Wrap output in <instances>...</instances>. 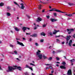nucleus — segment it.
Returning <instances> with one entry per match:
<instances>
[{"mask_svg":"<svg viewBox=\"0 0 75 75\" xmlns=\"http://www.w3.org/2000/svg\"><path fill=\"white\" fill-rule=\"evenodd\" d=\"M27 29L28 30H29L30 28H26L25 27H23L22 28V30H23L24 32H25V31Z\"/></svg>","mask_w":75,"mask_h":75,"instance_id":"nucleus-7","label":"nucleus"},{"mask_svg":"<svg viewBox=\"0 0 75 75\" xmlns=\"http://www.w3.org/2000/svg\"><path fill=\"white\" fill-rule=\"evenodd\" d=\"M30 34H31V33H26V35H30Z\"/></svg>","mask_w":75,"mask_h":75,"instance_id":"nucleus-43","label":"nucleus"},{"mask_svg":"<svg viewBox=\"0 0 75 75\" xmlns=\"http://www.w3.org/2000/svg\"><path fill=\"white\" fill-rule=\"evenodd\" d=\"M65 15H66V16H69V14H65Z\"/></svg>","mask_w":75,"mask_h":75,"instance_id":"nucleus-62","label":"nucleus"},{"mask_svg":"<svg viewBox=\"0 0 75 75\" xmlns=\"http://www.w3.org/2000/svg\"><path fill=\"white\" fill-rule=\"evenodd\" d=\"M62 37H64V38H66V41H69L70 40V37H71V36H69L68 35L67 36V38L64 37L62 36Z\"/></svg>","mask_w":75,"mask_h":75,"instance_id":"nucleus-4","label":"nucleus"},{"mask_svg":"<svg viewBox=\"0 0 75 75\" xmlns=\"http://www.w3.org/2000/svg\"><path fill=\"white\" fill-rule=\"evenodd\" d=\"M1 67H0V70H2V69L1 68Z\"/></svg>","mask_w":75,"mask_h":75,"instance_id":"nucleus-58","label":"nucleus"},{"mask_svg":"<svg viewBox=\"0 0 75 75\" xmlns=\"http://www.w3.org/2000/svg\"><path fill=\"white\" fill-rule=\"evenodd\" d=\"M40 35H43V36H45V34L44 33H42L40 34Z\"/></svg>","mask_w":75,"mask_h":75,"instance_id":"nucleus-19","label":"nucleus"},{"mask_svg":"<svg viewBox=\"0 0 75 75\" xmlns=\"http://www.w3.org/2000/svg\"><path fill=\"white\" fill-rule=\"evenodd\" d=\"M61 36L60 35H59V36H55V37L56 38H57V37H60Z\"/></svg>","mask_w":75,"mask_h":75,"instance_id":"nucleus-36","label":"nucleus"},{"mask_svg":"<svg viewBox=\"0 0 75 75\" xmlns=\"http://www.w3.org/2000/svg\"><path fill=\"white\" fill-rule=\"evenodd\" d=\"M25 68H30V66H28V65L26 64L25 65Z\"/></svg>","mask_w":75,"mask_h":75,"instance_id":"nucleus-22","label":"nucleus"},{"mask_svg":"<svg viewBox=\"0 0 75 75\" xmlns=\"http://www.w3.org/2000/svg\"><path fill=\"white\" fill-rule=\"evenodd\" d=\"M67 31H68V34H69L70 33H71L72 31H74V29H68L67 30Z\"/></svg>","mask_w":75,"mask_h":75,"instance_id":"nucleus-5","label":"nucleus"},{"mask_svg":"<svg viewBox=\"0 0 75 75\" xmlns=\"http://www.w3.org/2000/svg\"><path fill=\"white\" fill-rule=\"evenodd\" d=\"M45 65H46V66H47V65H51L49 64H46Z\"/></svg>","mask_w":75,"mask_h":75,"instance_id":"nucleus-46","label":"nucleus"},{"mask_svg":"<svg viewBox=\"0 0 75 75\" xmlns=\"http://www.w3.org/2000/svg\"><path fill=\"white\" fill-rule=\"evenodd\" d=\"M69 17H72V14H69Z\"/></svg>","mask_w":75,"mask_h":75,"instance_id":"nucleus-37","label":"nucleus"},{"mask_svg":"<svg viewBox=\"0 0 75 75\" xmlns=\"http://www.w3.org/2000/svg\"><path fill=\"white\" fill-rule=\"evenodd\" d=\"M14 3L15 4H16V5H17L18 6V7H19V8H21V9H24V8H25V6H24V4L23 3H22L20 4V5L21 6V7H20V6L16 2L14 1Z\"/></svg>","mask_w":75,"mask_h":75,"instance_id":"nucleus-3","label":"nucleus"},{"mask_svg":"<svg viewBox=\"0 0 75 75\" xmlns=\"http://www.w3.org/2000/svg\"><path fill=\"white\" fill-rule=\"evenodd\" d=\"M60 68L62 69H66V67L64 66H60Z\"/></svg>","mask_w":75,"mask_h":75,"instance_id":"nucleus-15","label":"nucleus"},{"mask_svg":"<svg viewBox=\"0 0 75 75\" xmlns=\"http://www.w3.org/2000/svg\"><path fill=\"white\" fill-rule=\"evenodd\" d=\"M66 63H65V62H63L62 63V64H63V65H65L66 64Z\"/></svg>","mask_w":75,"mask_h":75,"instance_id":"nucleus-33","label":"nucleus"},{"mask_svg":"<svg viewBox=\"0 0 75 75\" xmlns=\"http://www.w3.org/2000/svg\"><path fill=\"white\" fill-rule=\"evenodd\" d=\"M52 59V57H50L48 59V60H51V59Z\"/></svg>","mask_w":75,"mask_h":75,"instance_id":"nucleus-31","label":"nucleus"},{"mask_svg":"<svg viewBox=\"0 0 75 75\" xmlns=\"http://www.w3.org/2000/svg\"><path fill=\"white\" fill-rule=\"evenodd\" d=\"M57 42H59L60 41H59V40L58 39H57Z\"/></svg>","mask_w":75,"mask_h":75,"instance_id":"nucleus-34","label":"nucleus"},{"mask_svg":"<svg viewBox=\"0 0 75 75\" xmlns=\"http://www.w3.org/2000/svg\"><path fill=\"white\" fill-rule=\"evenodd\" d=\"M68 41L69 40H66V44H68Z\"/></svg>","mask_w":75,"mask_h":75,"instance_id":"nucleus-51","label":"nucleus"},{"mask_svg":"<svg viewBox=\"0 0 75 75\" xmlns=\"http://www.w3.org/2000/svg\"><path fill=\"white\" fill-rule=\"evenodd\" d=\"M40 1V3H43V4H45V3L44 2H42L41 1Z\"/></svg>","mask_w":75,"mask_h":75,"instance_id":"nucleus-39","label":"nucleus"},{"mask_svg":"<svg viewBox=\"0 0 75 75\" xmlns=\"http://www.w3.org/2000/svg\"><path fill=\"white\" fill-rule=\"evenodd\" d=\"M61 52V50H57V53H58V52Z\"/></svg>","mask_w":75,"mask_h":75,"instance_id":"nucleus-26","label":"nucleus"},{"mask_svg":"<svg viewBox=\"0 0 75 75\" xmlns=\"http://www.w3.org/2000/svg\"><path fill=\"white\" fill-rule=\"evenodd\" d=\"M7 8L8 9V11L11 9V8H10V6H7Z\"/></svg>","mask_w":75,"mask_h":75,"instance_id":"nucleus-20","label":"nucleus"},{"mask_svg":"<svg viewBox=\"0 0 75 75\" xmlns=\"http://www.w3.org/2000/svg\"><path fill=\"white\" fill-rule=\"evenodd\" d=\"M37 28V27L36 26H35V27L34 28V30H36Z\"/></svg>","mask_w":75,"mask_h":75,"instance_id":"nucleus-38","label":"nucleus"},{"mask_svg":"<svg viewBox=\"0 0 75 75\" xmlns=\"http://www.w3.org/2000/svg\"><path fill=\"white\" fill-rule=\"evenodd\" d=\"M72 75V71L71 70H69L67 72V75Z\"/></svg>","mask_w":75,"mask_h":75,"instance_id":"nucleus-8","label":"nucleus"},{"mask_svg":"<svg viewBox=\"0 0 75 75\" xmlns=\"http://www.w3.org/2000/svg\"><path fill=\"white\" fill-rule=\"evenodd\" d=\"M41 18L39 17L38 18L37 20H36V21H38V22H40V21H41Z\"/></svg>","mask_w":75,"mask_h":75,"instance_id":"nucleus-11","label":"nucleus"},{"mask_svg":"<svg viewBox=\"0 0 75 75\" xmlns=\"http://www.w3.org/2000/svg\"><path fill=\"white\" fill-rule=\"evenodd\" d=\"M17 42L18 44H19V45H21V46H22V47H24V45L23 44V43L20 42L18 41L17 40Z\"/></svg>","mask_w":75,"mask_h":75,"instance_id":"nucleus-6","label":"nucleus"},{"mask_svg":"<svg viewBox=\"0 0 75 75\" xmlns=\"http://www.w3.org/2000/svg\"><path fill=\"white\" fill-rule=\"evenodd\" d=\"M52 10H53V11H57V12H59L61 11L55 8H53L52 9Z\"/></svg>","mask_w":75,"mask_h":75,"instance_id":"nucleus-12","label":"nucleus"},{"mask_svg":"<svg viewBox=\"0 0 75 75\" xmlns=\"http://www.w3.org/2000/svg\"><path fill=\"white\" fill-rule=\"evenodd\" d=\"M32 75H35V74H33V73H32Z\"/></svg>","mask_w":75,"mask_h":75,"instance_id":"nucleus-63","label":"nucleus"},{"mask_svg":"<svg viewBox=\"0 0 75 75\" xmlns=\"http://www.w3.org/2000/svg\"><path fill=\"white\" fill-rule=\"evenodd\" d=\"M23 38V40H25V39L24 38Z\"/></svg>","mask_w":75,"mask_h":75,"instance_id":"nucleus-53","label":"nucleus"},{"mask_svg":"<svg viewBox=\"0 0 75 75\" xmlns=\"http://www.w3.org/2000/svg\"><path fill=\"white\" fill-rule=\"evenodd\" d=\"M30 41H32V39L30 38Z\"/></svg>","mask_w":75,"mask_h":75,"instance_id":"nucleus-54","label":"nucleus"},{"mask_svg":"<svg viewBox=\"0 0 75 75\" xmlns=\"http://www.w3.org/2000/svg\"><path fill=\"white\" fill-rule=\"evenodd\" d=\"M49 34H50V35H51V36L52 35V32H49Z\"/></svg>","mask_w":75,"mask_h":75,"instance_id":"nucleus-27","label":"nucleus"},{"mask_svg":"<svg viewBox=\"0 0 75 75\" xmlns=\"http://www.w3.org/2000/svg\"><path fill=\"white\" fill-rule=\"evenodd\" d=\"M54 16H57V13H54Z\"/></svg>","mask_w":75,"mask_h":75,"instance_id":"nucleus-41","label":"nucleus"},{"mask_svg":"<svg viewBox=\"0 0 75 75\" xmlns=\"http://www.w3.org/2000/svg\"><path fill=\"white\" fill-rule=\"evenodd\" d=\"M15 30L16 31H19V29L17 27H15L14 28Z\"/></svg>","mask_w":75,"mask_h":75,"instance_id":"nucleus-16","label":"nucleus"},{"mask_svg":"<svg viewBox=\"0 0 75 75\" xmlns=\"http://www.w3.org/2000/svg\"><path fill=\"white\" fill-rule=\"evenodd\" d=\"M35 45L36 46H38V44L37 43H36L35 44Z\"/></svg>","mask_w":75,"mask_h":75,"instance_id":"nucleus-30","label":"nucleus"},{"mask_svg":"<svg viewBox=\"0 0 75 75\" xmlns=\"http://www.w3.org/2000/svg\"><path fill=\"white\" fill-rule=\"evenodd\" d=\"M46 69H49V68H48V67H47L46 68Z\"/></svg>","mask_w":75,"mask_h":75,"instance_id":"nucleus-47","label":"nucleus"},{"mask_svg":"<svg viewBox=\"0 0 75 75\" xmlns=\"http://www.w3.org/2000/svg\"><path fill=\"white\" fill-rule=\"evenodd\" d=\"M75 34L74 35H73V37H74V38H75Z\"/></svg>","mask_w":75,"mask_h":75,"instance_id":"nucleus-50","label":"nucleus"},{"mask_svg":"<svg viewBox=\"0 0 75 75\" xmlns=\"http://www.w3.org/2000/svg\"><path fill=\"white\" fill-rule=\"evenodd\" d=\"M43 27H46V25L45 24L44 25H43Z\"/></svg>","mask_w":75,"mask_h":75,"instance_id":"nucleus-42","label":"nucleus"},{"mask_svg":"<svg viewBox=\"0 0 75 75\" xmlns=\"http://www.w3.org/2000/svg\"><path fill=\"white\" fill-rule=\"evenodd\" d=\"M14 53H15V54H18V53L17 52V51L16 50H15L14 52Z\"/></svg>","mask_w":75,"mask_h":75,"instance_id":"nucleus-23","label":"nucleus"},{"mask_svg":"<svg viewBox=\"0 0 75 75\" xmlns=\"http://www.w3.org/2000/svg\"><path fill=\"white\" fill-rule=\"evenodd\" d=\"M73 46L74 47H75V44H73Z\"/></svg>","mask_w":75,"mask_h":75,"instance_id":"nucleus-55","label":"nucleus"},{"mask_svg":"<svg viewBox=\"0 0 75 75\" xmlns=\"http://www.w3.org/2000/svg\"><path fill=\"white\" fill-rule=\"evenodd\" d=\"M50 21H52V22H54V21H57V20H55L53 18H51L50 19Z\"/></svg>","mask_w":75,"mask_h":75,"instance_id":"nucleus-13","label":"nucleus"},{"mask_svg":"<svg viewBox=\"0 0 75 75\" xmlns=\"http://www.w3.org/2000/svg\"><path fill=\"white\" fill-rule=\"evenodd\" d=\"M32 62L34 64V63H35V62H34V61H32Z\"/></svg>","mask_w":75,"mask_h":75,"instance_id":"nucleus-64","label":"nucleus"},{"mask_svg":"<svg viewBox=\"0 0 75 75\" xmlns=\"http://www.w3.org/2000/svg\"><path fill=\"white\" fill-rule=\"evenodd\" d=\"M70 61H71V62H74L75 61V59H73L72 60H69Z\"/></svg>","mask_w":75,"mask_h":75,"instance_id":"nucleus-24","label":"nucleus"},{"mask_svg":"<svg viewBox=\"0 0 75 75\" xmlns=\"http://www.w3.org/2000/svg\"><path fill=\"white\" fill-rule=\"evenodd\" d=\"M49 67L50 69H52V66H49Z\"/></svg>","mask_w":75,"mask_h":75,"instance_id":"nucleus-32","label":"nucleus"},{"mask_svg":"<svg viewBox=\"0 0 75 75\" xmlns=\"http://www.w3.org/2000/svg\"><path fill=\"white\" fill-rule=\"evenodd\" d=\"M62 44H65V42H62Z\"/></svg>","mask_w":75,"mask_h":75,"instance_id":"nucleus-49","label":"nucleus"},{"mask_svg":"<svg viewBox=\"0 0 75 75\" xmlns=\"http://www.w3.org/2000/svg\"><path fill=\"white\" fill-rule=\"evenodd\" d=\"M6 16H11V14L8 12H7L6 13Z\"/></svg>","mask_w":75,"mask_h":75,"instance_id":"nucleus-17","label":"nucleus"},{"mask_svg":"<svg viewBox=\"0 0 75 75\" xmlns=\"http://www.w3.org/2000/svg\"><path fill=\"white\" fill-rule=\"evenodd\" d=\"M31 36H32V37H37V35L36 34H34L32 35H31Z\"/></svg>","mask_w":75,"mask_h":75,"instance_id":"nucleus-18","label":"nucleus"},{"mask_svg":"<svg viewBox=\"0 0 75 75\" xmlns=\"http://www.w3.org/2000/svg\"><path fill=\"white\" fill-rule=\"evenodd\" d=\"M59 30H54V31L53 32V34H55L57 33V32H59Z\"/></svg>","mask_w":75,"mask_h":75,"instance_id":"nucleus-14","label":"nucleus"},{"mask_svg":"<svg viewBox=\"0 0 75 75\" xmlns=\"http://www.w3.org/2000/svg\"><path fill=\"white\" fill-rule=\"evenodd\" d=\"M30 65H33V66H35V65H34L32 63H30Z\"/></svg>","mask_w":75,"mask_h":75,"instance_id":"nucleus-40","label":"nucleus"},{"mask_svg":"<svg viewBox=\"0 0 75 75\" xmlns=\"http://www.w3.org/2000/svg\"><path fill=\"white\" fill-rule=\"evenodd\" d=\"M69 4L70 6H71V5H72V4H71L70 3H69Z\"/></svg>","mask_w":75,"mask_h":75,"instance_id":"nucleus-52","label":"nucleus"},{"mask_svg":"<svg viewBox=\"0 0 75 75\" xmlns=\"http://www.w3.org/2000/svg\"><path fill=\"white\" fill-rule=\"evenodd\" d=\"M56 66H57V67H59V65H58V64H56Z\"/></svg>","mask_w":75,"mask_h":75,"instance_id":"nucleus-59","label":"nucleus"},{"mask_svg":"<svg viewBox=\"0 0 75 75\" xmlns=\"http://www.w3.org/2000/svg\"><path fill=\"white\" fill-rule=\"evenodd\" d=\"M15 68L16 69H18V70H19V71H21V67H17V66H15Z\"/></svg>","mask_w":75,"mask_h":75,"instance_id":"nucleus-9","label":"nucleus"},{"mask_svg":"<svg viewBox=\"0 0 75 75\" xmlns=\"http://www.w3.org/2000/svg\"><path fill=\"white\" fill-rule=\"evenodd\" d=\"M16 40H20V39L16 38Z\"/></svg>","mask_w":75,"mask_h":75,"instance_id":"nucleus-57","label":"nucleus"},{"mask_svg":"<svg viewBox=\"0 0 75 75\" xmlns=\"http://www.w3.org/2000/svg\"><path fill=\"white\" fill-rule=\"evenodd\" d=\"M28 17L29 18H30V16H28Z\"/></svg>","mask_w":75,"mask_h":75,"instance_id":"nucleus-61","label":"nucleus"},{"mask_svg":"<svg viewBox=\"0 0 75 75\" xmlns=\"http://www.w3.org/2000/svg\"><path fill=\"white\" fill-rule=\"evenodd\" d=\"M40 52H41V51L39 50H38L37 52L36 55L39 58L38 59H41L42 57H43L44 59H46V58H47V57L45 56L44 54L42 55V54L40 53Z\"/></svg>","mask_w":75,"mask_h":75,"instance_id":"nucleus-1","label":"nucleus"},{"mask_svg":"<svg viewBox=\"0 0 75 75\" xmlns=\"http://www.w3.org/2000/svg\"><path fill=\"white\" fill-rule=\"evenodd\" d=\"M10 47H12V48H13V45H12L10 44Z\"/></svg>","mask_w":75,"mask_h":75,"instance_id":"nucleus-35","label":"nucleus"},{"mask_svg":"<svg viewBox=\"0 0 75 75\" xmlns=\"http://www.w3.org/2000/svg\"><path fill=\"white\" fill-rule=\"evenodd\" d=\"M45 11V9H44L42 11V13H44V12Z\"/></svg>","mask_w":75,"mask_h":75,"instance_id":"nucleus-48","label":"nucleus"},{"mask_svg":"<svg viewBox=\"0 0 75 75\" xmlns=\"http://www.w3.org/2000/svg\"><path fill=\"white\" fill-rule=\"evenodd\" d=\"M29 69H31V71H33V68H32V67H29Z\"/></svg>","mask_w":75,"mask_h":75,"instance_id":"nucleus-28","label":"nucleus"},{"mask_svg":"<svg viewBox=\"0 0 75 75\" xmlns=\"http://www.w3.org/2000/svg\"><path fill=\"white\" fill-rule=\"evenodd\" d=\"M57 60H59V58L58 57H56Z\"/></svg>","mask_w":75,"mask_h":75,"instance_id":"nucleus-44","label":"nucleus"},{"mask_svg":"<svg viewBox=\"0 0 75 75\" xmlns=\"http://www.w3.org/2000/svg\"><path fill=\"white\" fill-rule=\"evenodd\" d=\"M4 5V3H1L0 4V6H3Z\"/></svg>","mask_w":75,"mask_h":75,"instance_id":"nucleus-25","label":"nucleus"},{"mask_svg":"<svg viewBox=\"0 0 75 75\" xmlns=\"http://www.w3.org/2000/svg\"><path fill=\"white\" fill-rule=\"evenodd\" d=\"M16 68H15V66H13V67L11 66H9L8 67V69L6 70L7 72H8L11 71H13L14 69H16Z\"/></svg>","mask_w":75,"mask_h":75,"instance_id":"nucleus-2","label":"nucleus"},{"mask_svg":"<svg viewBox=\"0 0 75 75\" xmlns=\"http://www.w3.org/2000/svg\"><path fill=\"white\" fill-rule=\"evenodd\" d=\"M40 41L41 42H44V40L43 39H41Z\"/></svg>","mask_w":75,"mask_h":75,"instance_id":"nucleus-29","label":"nucleus"},{"mask_svg":"<svg viewBox=\"0 0 75 75\" xmlns=\"http://www.w3.org/2000/svg\"><path fill=\"white\" fill-rule=\"evenodd\" d=\"M46 17H47V18H50V16H47Z\"/></svg>","mask_w":75,"mask_h":75,"instance_id":"nucleus-45","label":"nucleus"},{"mask_svg":"<svg viewBox=\"0 0 75 75\" xmlns=\"http://www.w3.org/2000/svg\"><path fill=\"white\" fill-rule=\"evenodd\" d=\"M41 5H40L39 6H38V8L39 10H41Z\"/></svg>","mask_w":75,"mask_h":75,"instance_id":"nucleus-21","label":"nucleus"},{"mask_svg":"<svg viewBox=\"0 0 75 75\" xmlns=\"http://www.w3.org/2000/svg\"><path fill=\"white\" fill-rule=\"evenodd\" d=\"M70 19H71V18H67V20H70Z\"/></svg>","mask_w":75,"mask_h":75,"instance_id":"nucleus-56","label":"nucleus"},{"mask_svg":"<svg viewBox=\"0 0 75 75\" xmlns=\"http://www.w3.org/2000/svg\"><path fill=\"white\" fill-rule=\"evenodd\" d=\"M53 11V10L52 9L50 10V11Z\"/></svg>","mask_w":75,"mask_h":75,"instance_id":"nucleus-60","label":"nucleus"},{"mask_svg":"<svg viewBox=\"0 0 75 75\" xmlns=\"http://www.w3.org/2000/svg\"><path fill=\"white\" fill-rule=\"evenodd\" d=\"M72 44V40H71L69 41V45L70 47H71Z\"/></svg>","mask_w":75,"mask_h":75,"instance_id":"nucleus-10","label":"nucleus"}]
</instances>
